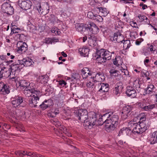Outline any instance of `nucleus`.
Returning <instances> with one entry per match:
<instances>
[{
    "instance_id": "1",
    "label": "nucleus",
    "mask_w": 157,
    "mask_h": 157,
    "mask_svg": "<svg viewBox=\"0 0 157 157\" xmlns=\"http://www.w3.org/2000/svg\"><path fill=\"white\" fill-rule=\"evenodd\" d=\"M78 119L82 122L84 123V125L89 128H91L96 124L97 120V115L94 112H91L88 114L85 109H80L75 111Z\"/></svg>"
},
{
    "instance_id": "2",
    "label": "nucleus",
    "mask_w": 157,
    "mask_h": 157,
    "mask_svg": "<svg viewBox=\"0 0 157 157\" xmlns=\"http://www.w3.org/2000/svg\"><path fill=\"white\" fill-rule=\"evenodd\" d=\"M111 113L104 114L99 118V121H101L103 123H105V128L106 130L110 132L113 130L119 123V117L117 115L113 114L111 116Z\"/></svg>"
},
{
    "instance_id": "3",
    "label": "nucleus",
    "mask_w": 157,
    "mask_h": 157,
    "mask_svg": "<svg viewBox=\"0 0 157 157\" xmlns=\"http://www.w3.org/2000/svg\"><path fill=\"white\" fill-rule=\"evenodd\" d=\"M76 30L80 32L87 30L93 34H96L99 31V29L96 25L93 22H89L86 24L77 23L76 24Z\"/></svg>"
},
{
    "instance_id": "4",
    "label": "nucleus",
    "mask_w": 157,
    "mask_h": 157,
    "mask_svg": "<svg viewBox=\"0 0 157 157\" xmlns=\"http://www.w3.org/2000/svg\"><path fill=\"white\" fill-rule=\"evenodd\" d=\"M112 53L108 51L102 49L98 50L95 57L97 62L101 63L111 59Z\"/></svg>"
},
{
    "instance_id": "5",
    "label": "nucleus",
    "mask_w": 157,
    "mask_h": 157,
    "mask_svg": "<svg viewBox=\"0 0 157 157\" xmlns=\"http://www.w3.org/2000/svg\"><path fill=\"white\" fill-rule=\"evenodd\" d=\"M129 126H130L132 128V132L135 134H141L147 129V125L141 123L138 124L137 123L131 122L129 124Z\"/></svg>"
},
{
    "instance_id": "6",
    "label": "nucleus",
    "mask_w": 157,
    "mask_h": 157,
    "mask_svg": "<svg viewBox=\"0 0 157 157\" xmlns=\"http://www.w3.org/2000/svg\"><path fill=\"white\" fill-rule=\"evenodd\" d=\"M36 92V95H33V96L28 98L27 99V103L32 108H35L37 106L38 101H39L40 98L42 95L41 92Z\"/></svg>"
},
{
    "instance_id": "7",
    "label": "nucleus",
    "mask_w": 157,
    "mask_h": 157,
    "mask_svg": "<svg viewBox=\"0 0 157 157\" xmlns=\"http://www.w3.org/2000/svg\"><path fill=\"white\" fill-rule=\"evenodd\" d=\"M33 84L32 83H29V86L28 87L25 88L24 90V94L25 96L26 97L30 98L31 96H32V95H36V92H40V91L38 90L35 88L33 87L32 85Z\"/></svg>"
},
{
    "instance_id": "8",
    "label": "nucleus",
    "mask_w": 157,
    "mask_h": 157,
    "mask_svg": "<svg viewBox=\"0 0 157 157\" xmlns=\"http://www.w3.org/2000/svg\"><path fill=\"white\" fill-rule=\"evenodd\" d=\"M2 11L7 14L12 15L13 13L14 9L11 5L8 3H3L2 6Z\"/></svg>"
},
{
    "instance_id": "9",
    "label": "nucleus",
    "mask_w": 157,
    "mask_h": 157,
    "mask_svg": "<svg viewBox=\"0 0 157 157\" xmlns=\"http://www.w3.org/2000/svg\"><path fill=\"white\" fill-rule=\"evenodd\" d=\"M18 4L21 8L24 10L30 9L32 6V2L30 0H19Z\"/></svg>"
},
{
    "instance_id": "10",
    "label": "nucleus",
    "mask_w": 157,
    "mask_h": 157,
    "mask_svg": "<svg viewBox=\"0 0 157 157\" xmlns=\"http://www.w3.org/2000/svg\"><path fill=\"white\" fill-rule=\"evenodd\" d=\"M123 36L120 32H116L113 36H110V40L114 43H122L123 38Z\"/></svg>"
},
{
    "instance_id": "11",
    "label": "nucleus",
    "mask_w": 157,
    "mask_h": 157,
    "mask_svg": "<svg viewBox=\"0 0 157 157\" xmlns=\"http://www.w3.org/2000/svg\"><path fill=\"white\" fill-rule=\"evenodd\" d=\"M17 51L21 53H24L27 50L28 45L22 41H18L17 44Z\"/></svg>"
},
{
    "instance_id": "12",
    "label": "nucleus",
    "mask_w": 157,
    "mask_h": 157,
    "mask_svg": "<svg viewBox=\"0 0 157 157\" xmlns=\"http://www.w3.org/2000/svg\"><path fill=\"white\" fill-rule=\"evenodd\" d=\"M11 74L10 69L5 67H4L0 66V75L2 77L8 78Z\"/></svg>"
},
{
    "instance_id": "13",
    "label": "nucleus",
    "mask_w": 157,
    "mask_h": 157,
    "mask_svg": "<svg viewBox=\"0 0 157 157\" xmlns=\"http://www.w3.org/2000/svg\"><path fill=\"white\" fill-rule=\"evenodd\" d=\"M49 6L47 3L43 6V8L41 7L40 5L39 8H38L37 9V11L40 14H42L45 15L48 13L49 12Z\"/></svg>"
},
{
    "instance_id": "14",
    "label": "nucleus",
    "mask_w": 157,
    "mask_h": 157,
    "mask_svg": "<svg viewBox=\"0 0 157 157\" xmlns=\"http://www.w3.org/2000/svg\"><path fill=\"white\" fill-rule=\"evenodd\" d=\"M53 103L52 100L51 99L45 100L39 106L42 110H44L48 108H50L53 105Z\"/></svg>"
},
{
    "instance_id": "15",
    "label": "nucleus",
    "mask_w": 157,
    "mask_h": 157,
    "mask_svg": "<svg viewBox=\"0 0 157 157\" xmlns=\"http://www.w3.org/2000/svg\"><path fill=\"white\" fill-rule=\"evenodd\" d=\"M126 94L128 96L131 98H134L136 95V90L133 87L130 86L127 87Z\"/></svg>"
},
{
    "instance_id": "16",
    "label": "nucleus",
    "mask_w": 157,
    "mask_h": 157,
    "mask_svg": "<svg viewBox=\"0 0 157 157\" xmlns=\"http://www.w3.org/2000/svg\"><path fill=\"white\" fill-rule=\"evenodd\" d=\"M23 102V98L21 97H17L12 100V104L13 107L16 108Z\"/></svg>"
},
{
    "instance_id": "17",
    "label": "nucleus",
    "mask_w": 157,
    "mask_h": 157,
    "mask_svg": "<svg viewBox=\"0 0 157 157\" xmlns=\"http://www.w3.org/2000/svg\"><path fill=\"white\" fill-rule=\"evenodd\" d=\"M122 86L121 85V83L119 82L116 84L114 89L113 90V93L116 95H118L122 92Z\"/></svg>"
},
{
    "instance_id": "18",
    "label": "nucleus",
    "mask_w": 157,
    "mask_h": 157,
    "mask_svg": "<svg viewBox=\"0 0 157 157\" xmlns=\"http://www.w3.org/2000/svg\"><path fill=\"white\" fill-rule=\"evenodd\" d=\"M89 49L86 48H80L78 51L81 55L84 57L87 56L89 54Z\"/></svg>"
},
{
    "instance_id": "19",
    "label": "nucleus",
    "mask_w": 157,
    "mask_h": 157,
    "mask_svg": "<svg viewBox=\"0 0 157 157\" xmlns=\"http://www.w3.org/2000/svg\"><path fill=\"white\" fill-rule=\"evenodd\" d=\"M82 75L83 78H86L88 75H91V74L90 73V71L87 67L83 68L81 71Z\"/></svg>"
},
{
    "instance_id": "20",
    "label": "nucleus",
    "mask_w": 157,
    "mask_h": 157,
    "mask_svg": "<svg viewBox=\"0 0 157 157\" xmlns=\"http://www.w3.org/2000/svg\"><path fill=\"white\" fill-rule=\"evenodd\" d=\"M33 62L32 60L29 58L23 59V65H24V67L30 66L32 64Z\"/></svg>"
},
{
    "instance_id": "21",
    "label": "nucleus",
    "mask_w": 157,
    "mask_h": 157,
    "mask_svg": "<svg viewBox=\"0 0 157 157\" xmlns=\"http://www.w3.org/2000/svg\"><path fill=\"white\" fill-rule=\"evenodd\" d=\"M132 110V108L129 105H128L123 108L122 114L130 115V113Z\"/></svg>"
},
{
    "instance_id": "22",
    "label": "nucleus",
    "mask_w": 157,
    "mask_h": 157,
    "mask_svg": "<svg viewBox=\"0 0 157 157\" xmlns=\"http://www.w3.org/2000/svg\"><path fill=\"white\" fill-rule=\"evenodd\" d=\"M2 88L0 89V92L2 94L5 95L6 94H8L10 91L8 88V86L4 84L3 85Z\"/></svg>"
},
{
    "instance_id": "23",
    "label": "nucleus",
    "mask_w": 157,
    "mask_h": 157,
    "mask_svg": "<svg viewBox=\"0 0 157 157\" xmlns=\"http://www.w3.org/2000/svg\"><path fill=\"white\" fill-rule=\"evenodd\" d=\"M15 154L17 156H19L20 157L24 156L25 155L28 156H31V155H29V153H28V152L26 151H17L15 152Z\"/></svg>"
},
{
    "instance_id": "24",
    "label": "nucleus",
    "mask_w": 157,
    "mask_h": 157,
    "mask_svg": "<svg viewBox=\"0 0 157 157\" xmlns=\"http://www.w3.org/2000/svg\"><path fill=\"white\" fill-rule=\"evenodd\" d=\"M23 67V65H13V64H12L11 68L12 70L16 71H20V70Z\"/></svg>"
},
{
    "instance_id": "25",
    "label": "nucleus",
    "mask_w": 157,
    "mask_h": 157,
    "mask_svg": "<svg viewBox=\"0 0 157 157\" xmlns=\"http://www.w3.org/2000/svg\"><path fill=\"white\" fill-rule=\"evenodd\" d=\"M155 88L154 86L151 84L148 85L147 87L145 89L146 94H150L151 93Z\"/></svg>"
},
{
    "instance_id": "26",
    "label": "nucleus",
    "mask_w": 157,
    "mask_h": 157,
    "mask_svg": "<svg viewBox=\"0 0 157 157\" xmlns=\"http://www.w3.org/2000/svg\"><path fill=\"white\" fill-rule=\"evenodd\" d=\"M101 75V73L99 72L96 74L95 77L93 76L91 77V78H93L94 82H96L101 81L102 80V78L100 77V76Z\"/></svg>"
},
{
    "instance_id": "27",
    "label": "nucleus",
    "mask_w": 157,
    "mask_h": 157,
    "mask_svg": "<svg viewBox=\"0 0 157 157\" xmlns=\"http://www.w3.org/2000/svg\"><path fill=\"white\" fill-rule=\"evenodd\" d=\"M138 18L141 21H144L148 25L150 24V21L148 18L145 16L139 14L138 16Z\"/></svg>"
},
{
    "instance_id": "28",
    "label": "nucleus",
    "mask_w": 157,
    "mask_h": 157,
    "mask_svg": "<svg viewBox=\"0 0 157 157\" xmlns=\"http://www.w3.org/2000/svg\"><path fill=\"white\" fill-rule=\"evenodd\" d=\"M97 9L100 12H101L102 14V15L104 17L106 16L108 13V12L105 8L98 7H97Z\"/></svg>"
},
{
    "instance_id": "29",
    "label": "nucleus",
    "mask_w": 157,
    "mask_h": 157,
    "mask_svg": "<svg viewBox=\"0 0 157 157\" xmlns=\"http://www.w3.org/2000/svg\"><path fill=\"white\" fill-rule=\"evenodd\" d=\"M124 41L123 42V47L125 49V50H126L128 49L130 46V40H124V38H123V40Z\"/></svg>"
},
{
    "instance_id": "30",
    "label": "nucleus",
    "mask_w": 157,
    "mask_h": 157,
    "mask_svg": "<svg viewBox=\"0 0 157 157\" xmlns=\"http://www.w3.org/2000/svg\"><path fill=\"white\" fill-rule=\"evenodd\" d=\"M11 34H13V33H17L16 35L17 38H19L20 37V34H18V31H17V30H20V29L18 28L13 27V28H11Z\"/></svg>"
},
{
    "instance_id": "31",
    "label": "nucleus",
    "mask_w": 157,
    "mask_h": 157,
    "mask_svg": "<svg viewBox=\"0 0 157 157\" xmlns=\"http://www.w3.org/2000/svg\"><path fill=\"white\" fill-rule=\"evenodd\" d=\"M101 90L102 93L108 92L109 90V85L107 83H102Z\"/></svg>"
},
{
    "instance_id": "32",
    "label": "nucleus",
    "mask_w": 157,
    "mask_h": 157,
    "mask_svg": "<svg viewBox=\"0 0 157 157\" xmlns=\"http://www.w3.org/2000/svg\"><path fill=\"white\" fill-rule=\"evenodd\" d=\"M88 37V41L92 42L93 44L95 43L96 40V38L95 37L94 35H89Z\"/></svg>"
},
{
    "instance_id": "33",
    "label": "nucleus",
    "mask_w": 157,
    "mask_h": 157,
    "mask_svg": "<svg viewBox=\"0 0 157 157\" xmlns=\"http://www.w3.org/2000/svg\"><path fill=\"white\" fill-rule=\"evenodd\" d=\"M150 144H152L157 143V138L153 133H152L150 139Z\"/></svg>"
},
{
    "instance_id": "34",
    "label": "nucleus",
    "mask_w": 157,
    "mask_h": 157,
    "mask_svg": "<svg viewBox=\"0 0 157 157\" xmlns=\"http://www.w3.org/2000/svg\"><path fill=\"white\" fill-rule=\"evenodd\" d=\"M47 77L44 75H41L39 77L38 81L41 83H45L47 82Z\"/></svg>"
},
{
    "instance_id": "35",
    "label": "nucleus",
    "mask_w": 157,
    "mask_h": 157,
    "mask_svg": "<svg viewBox=\"0 0 157 157\" xmlns=\"http://www.w3.org/2000/svg\"><path fill=\"white\" fill-rule=\"evenodd\" d=\"M20 86L27 88V87H28V86H29V84L26 80H21L20 82Z\"/></svg>"
},
{
    "instance_id": "36",
    "label": "nucleus",
    "mask_w": 157,
    "mask_h": 157,
    "mask_svg": "<svg viewBox=\"0 0 157 157\" xmlns=\"http://www.w3.org/2000/svg\"><path fill=\"white\" fill-rule=\"evenodd\" d=\"M109 73H110V75L111 76H117L118 75V71L113 69H111L110 70Z\"/></svg>"
},
{
    "instance_id": "37",
    "label": "nucleus",
    "mask_w": 157,
    "mask_h": 157,
    "mask_svg": "<svg viewBox=\"0 0 157 157\" xmlns=\"http://www.w3.org/2000/svg\"><path fill=\"white\" fill-rule=\"evenodd\" d=\"M94 20H96V21L101 22H102L103 19L101 16L97 14H95V16Z\"/></svg>"
},
{
    "instance_id": "38",
    "label": "nucleus",
    "mask_w": 157,
    "mask_h": 157,
    "mask_svg": "<svg viewBox=\"0 0 157 157\" xmlns=\"http://www.w3.org/2000/svg\"><path fill=\"white\" fill-rule=\"evenodd\" d=\"M146 119V117L145 116H143L142 117H141L140 118V120L139 121V123H142L144 124H145V125L147 124V122L145 121Z\"/></svg>"
},
{
    "instance_id": "39",
    "label": "nucleus",
    "mask_w": 157,
    "mask_h": 157,
    "mask_svg": "<svg viewBox=\"0 0 157 157\" xmlns=\"http://www.w3.org/2000/svg\"><path fill=\"white\" fill-rule=\"evenodd\" d=\"M95 16V14H94L91 11H90L88 13L87 17L89 18L93 19H94Z\"/></svg>"
},
{
    "instance_id": "40",
    "label": "nucleus",
    "mask_w": 157,
    "mask_h": 157,
    "mask_svg": "<svg viewBox=\"0 0 157 157\" xmlns=\"http://www.w3.org/2000/svg\"><path fill=\"white\" fill-rule=\"evenodd\" d=\"M132 128L130 129V127L124 128V133H126L127 135H129L131 133V131Z\"/></svg>"
},
{
    "instance_id": "41",
    "label": "nucleus",
    "mask_w": 157,
    "mask_h": 157,
    "mask_svg": "<svg viewBox=\"0 0 157 157\" xmlns=\"http://www.w3.org/2000/svg\"><path fill=\"white\" fill-rule=\"evenodd\" d=\"M13 64V65H23V59L22 60H19L17 59L15 60V62Z\"/></svg>"
},
{
    "instance_id": "42",
    "label": "nucleus",
    "mask_w": 157,
    "mask_h": 157,
    "mask_svg": "<svg viewBox=\"0 0 157 157\" xmlns=\"http://www.w3.org/2000/svg\"><path fill=\"white\" fill-rule=\"evenodd\" d=\"M149 49L150 51L151 52H153V53H155V52L156 53H157V50H156V49L153 48L152 45H151L150 46Z\"/></svg>"
},
{
    "instance_id": "43",
    "label": "nucleus",
    "mask_w": 157,
    "mask_h": 157,
    "mask_svg": "<svg viewBox=\"0 0 157 157\" xmlns=\"http://www.w3.org/2000/svg\"><path fill=\"white\" fill-rule=\"evenodd\" d=\"M56 17L53 15H52L50 18V20L51 22H54L56 19Z\"/></svg>"
},
{
    "instance_id": "44",
    "label": "nucleus",
    "mask_w": 157,
    "mask_h": 157,
    "mask_svg": "<svg viewBox=\"0 0 157 157\" xmlns=\"http://www.w3.org/2000/svg\"><path fill=\"white\" fill-rule=\"evenodd\" d=\"M53 42L52 39L50 38H46L45 39V43L47 44H52Z\"/></svg>"
},
{
    "instance_id": "45",
    "label": "nucleus",
    "mask_w": 157,
    "mask_h": 157,
    "mask_svg": "<svg viewBox=\"0 0 157 157\" xmlns=\"http://www.w3.org/2000/svg\"><path fill=\"white\" fill-rule=\"evenodd\" d=\"M8 57H7L6 56H4V55H1L0 56V59L2 60H5L6 61V60L8 59Z\"/></svg>"
},
{
    "instance_id": "46",
    "label": "nucleus",
    "mask_w": 157,
    "mask_h": 157,
    "mask_svg": "<svg viewBox=\"0 0 157 157\" xmlns=\"http://www.w3.org/2000/svg\"><path fill=\"white\" fill-rule=\"evenodd\" d=\"M149 52L147 49H145L143 50V51L142 52V54L145 55V56H147L149 54Z\"/></svg>"
},
{
    "instance_id": "47",
    "label": "nucleus",
    "mask_w": 157,
    "mask_h": 157,
    "mask_svg": "<svg viewBox=\"0 0 157 157\" xmlns=\"http://www.w3.org/2000/svg\"><path fill=\"white\" fill-rule=\"evenodd\" d=\"M59 113V111L58 108H56L55 109L54 111L52 112L53 114H54L55 115H57Z\"/></svg>"
},
{
    "instance_id": "48",
    "label": "nucleus",
    "mask_w": 157,
    "mask_h": 157,
    "mask_svg": "<svg viewBox=\"0 0 157 157\" xmlns=\"http://www.w3.org/2000/svg\"><path fill=\"white\" fill-rule=\"evenodd\" d=\"M59 82V84L63 86H65L67 83L64 80L60 81Z\"/></svg>"
},
{
    "instance_id": "49",
    "label": "nucleus",
    "mask_w": 157,
    "mask_h": 157,
    "mask_svg": "<svg viewBox=\"0 0 157 157\" xmlns=\"http://www.w3.org/2000/svg\"><path fill=\"white\" fill-rule=\"evenodd\" d=\"M86 85L88 87H93V86L94 85V83L90 81L87 83Z\"/></svg>"
},
{
    "instance_id": "50",
    "label": "nucleus",
    "mask_w": 157,
    "mask_h": 157,
    "mask_svg": "<svg viewBox=\"0 0 157 157\" xmlns=\"http://www.w3.org/2000/svg\"><path fill=\"white\" fill-rule=\"evenodd\" d=\"M102 83H100L98 84V88L99 89L98 91L101 92V89L102 86Z\"/></svg>"
},
{
    "instance_id": "51",
    "label": "nucleus",
    "mask_w": 157,
    "mask_h": 157,
    "mask_svg": "<svg viewBox=\"0 0 157 157\" xmlns=\"http://www.w3.org/2000/svg\"><path fill=\"white\" fill-rule=\"evenodd\" d=\"M78 75L75 74H73V75H72V77L71 78H72V80H73L74 79H76L78 77Z\"/></svg>"
},
{
    "instance_id": "52",
    "label": "nucleus",
    "mask_w": 157,
    "mask_h": 157,
    "mask_svg": "<svg viewBox=\"0 0 157 157\" xmlns=\"http://www.w3.org/2000/svg\"><path fill=\"white\" fill-rule=\"evenodd\" d=\"M149 110L151 109L154 108L155 107V104H152L147 105Z\"/></svg>"
},
{
    "instance_id": "53",
    "label": "nucleus",
    "mask_w": 157,
    "mask_h": 157,
    "mask_svg": "<svg viewBox=\"0 0 157 157\" xmlns=\"http://www.w3.org/2000/svg\"><path fill=\"white\" fill-rule=\"evenodd\" d=\"M57 28H54V29H52L51 30V32L53 33H55L56 35L57 34H58V31H57Z\"/></svg>"
},
{
    "instance_id": "54",
    "label": "nucleus",
    "mask_w": 157,
    "mask_h": 157,
    "mask_svg": "<svg viewBox=\"0 0 157 157\" xmlns=\"http://www.w3.org/2000/svg\"><path fill=\"white\" fill-rule=\"evenodd\" d=\"M128 114H122L121 115V117L123 119H125L127 117H128Z\"/></svg>"
},
{
    "instance_id": "55",
    "label": "nucleus",
    "mask_w": 157,
    "mask_h": 157,
    "mask_svg": "<svg viewBox=\"0 0 157 157\" xmlns=\"http://www.w3.org/2000/svg\"><path fill=\"white\" fill-rule=\"evenodd\" d=\"M33 156L34 157H43L41 155L37 154L36 153H33Z\"/></svg>"
},
{
    "instance_id": "56",
    "label": "nucleus",
    "mask_w": 157,
    "mask_h": 157,
    "mask_svg": "<svg viewBox=\"0 0 157 157\" xmlns=\"http://www.w3.org/2000/svg\"><path fill=\"white\" fill-rule=\"evenodd\" d=\"M148 25H150L151 27H152L155 30V31L156 34L157 35V29L155 27V26H153L150 23Z\"/></svg>"
},
{
    "instance_id": "57",
    "label": "nucleus",
    "mask_w": 157,
    "mask_h": 157,
    "mask_svg": "<svg viewBox=\"0 0 157 157\" xmlns=\"http://www.w3.org/2000/svg\"><path fill=\"white\" fill-rule=\"evenodd\" d=\"M122 133H124V128H123L120 130L119 132V135H121Z\"/></svg>"
},
{
    "instance_id": "58",
    "label": "nucleus",
    "mask_w": 157,
    "mask_h": 157,
    "mask_svg": "<svg viewBox=\"0 0 157 157\" xmlns=\"http://www.w3.org/2000/svg\"><path fill=\"white\" fill-rule=\"evenodd\" d=\"M5 62H6V63L7 64H9L11 63H13V60H8V59L6 60V61H5Z\"/></svg>"
},
{
    "instance_id": "59",
    "label": "nucleus",
    "mask_w": 157,
    "mask_h": 157,
    "mask_svg": "<svg viewBox=\"0 0 157 157\" xmlns=\"http://www.w3.org/2000/svg\"><path fill=\"white\" fill-rule=\"evenodd\" d=\"M149 61V59H145L144 61V64L145 65H147V64L148 63Z\"/></svg>"
},
{
    "instance_id": "60",
    "label": "nucleus",
    "mask_w": 157,
    "mask_h": 157,
    "mask_svg": "<svg viewBox=\"0 0 157 157\" xmlns=\"http://www.w3.org/2000/svg\"><path fill=\"white\" fill-rule=\"evenodd\" d=\"M143 74L146 77L148 76L149 75V72L147 71L146 72H143Z\"/></svg>"
},
{
    "instance_id": "61",
    "label": "nucleus",
    "mask_w": 157,
    "mask_h": 157,
    "mask_svg": "<svg viewBox=\"0 0 157 157\" xmlns=\"http://www.w3.org/2000/svg\"><path fill=\"white\" fill-rule=\"evenodd\" d=\"M113 63L115 65H118V62L117 61L116 58L113 60Z\"/></svg>"
},
{
    "instance_id": "62",
    "label": "nucleus",
    "mask_w": 157,
    "mask_h": 157,
    "mask_svg": "<svg viewBox=\"0 0 157 157\" xmlns=\"http://www.w3.org/2000/svg\"><path fill=\"white\" fill-rule=\"evenodd\" d=\"M142 109L145 110V111H148V110H149V109H148V107H147V106H145L144 107H143V108H142Z\"/></svg>"
},
{
    "instance_id": "63",
    "label": "nucleus",
    "mask_w": 157,
    "mask_h": 157,
    "mask_svg": "<svg viewBox=\"0 0 157 157\" xmlns=\"http://www.w3.org/2000/svg\"><path fill=\"white\" fill-rule=\"evenodd\" d=\"M87 37L86 36H85L83 37V42H84L87 39Z\"/></svg>"
},
{
    "instance_id": "64",
    "label": "nucleus",
    "mask_w": 157,
    "mask_h": 157,
    "mask_svg": "<svg viewBox=\"0 0 157 157\" xmlns=\"http://www.w3.org/2000/svg\"><path fill=\"white\" fill-rule=\"evenodd\" d=\"M61 54L64 57H67V54L64 53L63 52H61Z\"/></svg>"
}]
</instances>
